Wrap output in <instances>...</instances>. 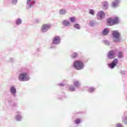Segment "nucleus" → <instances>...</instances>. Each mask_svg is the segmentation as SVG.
Listing matches in <instances>:
<instances>
[{
	"label": "nucleus",
	"instance_id": "f257e3e1",
	"mask_svg": "<svg viewBox=\"0 0 127 127\" xmlns=\"http://www.w3.org/2000/svg\"><path fill=\"white\" fill-rule=\"evenodd\" d=\"M73 66L75 70H81L85 68V64L84 62L81 60H75L73 64Z\"/></svg>",
	"mask_w": 127,
	"mask_h": 127
},
{
	"label": "nucleus",
	"instance_id": "f03ea898",
	"mask_svg": "<svg viewBox=\"0 0 127 127\" xmlns=\"http://www.w3.org/2000/svg\"><path fill=\"white\" fill-rule=\"evenodd\" d=\"M18 81L20 82H27L30 80V76L28 73L26 72H23L19 74L18 76Z\"/></svg>",
	"mask_w": 127,
	"mask_h": 127
},
{
	"label": "nucleus",
	"instance_id": "7ed1b4c3",
	"mask_svg": "<svg viewBox=\"0 0 127 127\" xmlns=\"http://www.w3.org/2000/svg\"><path fill=\"white\" fill-rule=\"evenodd\" d=\"M112 35L113 38V41L115 43H120L122 38L121 37V33L117 30H114L112 32Z\"/></svg>",
	"mask_w": 127,
	"mask_h": 127
},
{
	"label": "nucleus",
	"instance_id": "20e7f679",
	"mask_svg": "<svg viewBox=\"0 0 127 127\" xmlns=\"http://www.w3.org/2000/svg\"><path fill=\"white\" fill-rule=\"evenodd\" d=\"M36 3V0H27L26 2V9H30L32 8Z\"/></svg>",
	"mask_w": 127,
	"mask_h": 127
},
{
	"label": "nucleus",
	"instance_id": "39448f33",
	"mask_svg": "<svg viewBox=\"0 0 127 127\" xmlns=\"http://www.w3.org/2000/svg\"><path fill=\"white\" fill-rule=\"evenodd\" d=\"M51 28V25L49 24H45L42 25L41 28V31L42 33H46Z\"/></svg>",
	"mask_w": 127,
	"mask_h": 127
},
{
	"label": "nucleus",
	"instance_id": "423d86ee",
	"mask_svg": "<svg viewBox=\"0 0 127 127\" xmlns=\"http://www.w3.org/2000/svg\"><path fill=\"white\" fill-rule=\"evenodd\" d=\"M52 42L54 44L60 45L61 44V37L58 35L55 36L53 38Z\"/></svg>",
	"mask_w": 127,
	"mask_h": 127
},
{
	"label": "nucleus",
	"instance_id": "0eeeda50",
	"mask_svg": "<svg viewBox=\"0 0 127 127\" xmlns=\"http://www.w3.org/2000/svg\"><path fill=\"white\" fill-rule=\"evenodd\" d=\"M23 119V117H22L21 112L17 111L16 115L15 116V121H16V122H22Z\"/></svg>",
	"mask_w": 127,
	"mask_h": 127
},
{
	"label": "nucleus",
	"instance_id": "6e6552de",
	"mask_svg": "<svg viewBox=\"0 0 127 127\" xmlns=\"http://www.w3.org/2000/svg\"><path fill=\"white\" fill-rule=\"evenodd\" d=\"M118 63H119V60H118V59H115L111 63L108 64V67L110 68V69H114V68L118 65Z\"/></svg>",
	"mask_w": 127,
	"mask_h": 127
},
{
	"label": "nucleus",
	"instance_id": "1a4fd4ad",
	"mask_svg": "<svg viewBox=\"0 0 127 127\" xmlns=\"http://www.w3.org/2000/svg\"><path fill=\"white\" fill-rule=\"evenodd\" d=\"M107 57L110 60L115 59V57H116V52L114 50L110 51L107 55Z\"/></svg>",
	"mask_w": 127,
	"mask_h": 127
},
{
	"label": "nucleus",
	"instance_id": "9d476101",
	"mask_svg": "<svg viewBox=\"0 0 127 127\" xmlns=\"http://www.w3.org/2000/svg\"><path fill=\"white\" fill-rule=\"evenodd\" d=\"M10 93L11 94L13 98L16 97V88L15 86L11 85L10 87Z\"/></svg>",
	"mask_w": 127,
	"mask_h": 127
},
{
	"label": "nucleus",
	"instance_id": "9b49d317",
	"mask_svg": "<svg viewBox=\"0 0 127 127\" xmlns=\"http://www.w3.org/2000/svg\"><path fill=\"white\" fill-rule=\"evenodd\" d=\"M105 15H106L104 11H100L97 13V16L98 19H100V20H102V19H104V18H105Z\"/></svg>",
	"mask_w": 127,
	"mask_h": 127
},
{
	"label": "nucleus",
	"instance_id": "f8f14e48",
	"mask_svg": "<svg viewBox=\"0 0 127 127\" xmlns=\"http://www.w3.org/2000/svg\"><path fill=\"white\" fill-rule=\"evenodd\" d=\"M102 8L104 10H108L109 9V2L104 1L102 2Z\"/></svg>",
	"mask_w": 127,
	"mask_h": 127
},
{
	"label": "nucleus",
	"instance_id": "ddd939ff",
	"mask_svg": "<svg viewBox=\"0 0 127 127\" xmlns=\"http://www.w3.org/2000/svg\"><path fill=\"white\" fill-rule=\"evenodd\" d=\"M121 0H115L114 1L112 2L111 5L114 8H116L119 4L120 3Z\"/></svg>",
	"mask_w": 127,
	"mask_h": 127
},
{
	"label": "nucleus",
	"instance_id": "4468645a",
	"mask_svg": "<svg viewBox=\"0 0 127 127\" xmlns=\"http://www.w3.org/2000/svg\"><path fill=\"white\" fill-rule=\"evenodd\" d=\"M73 86L76 89H80L81 88V82L78 80L73 81Z\"/></svg>",
	"mask_w": 127,
	"mask_h": 127
},
{
	"label": "nucleus",
	"instance_id": "2eb2a0df",
	"mask_svg": "<svg viewBox=\"0 0 127 127\" xmlns=\"http://www.w3.org/2000/svg\"><path fill=\"white\" fill-rule=\"evenodd\" d=\"M107 24L108 26H114L113 23V18H108L106 20Z\"/></svg>",
	"mask_w": 127,
	"mask_h": 127
},
{
	"label": "nucleus",
	"instance_id": "dca6fc26",
	"mask_svg": "<svg viewBox=\"0 0 127 127\" xmlns=\"http://www.w3.org/2000/svg\"><path fill=\"white\" fill-rule=\"evenodd\" d=\"M113 25H116L117 24H119L120 23V19H119V17H115L114 19H112Z\"/></svg>",
	"mask_w": 127,
	"mask_h": 127
},
{
	"label": "nucleus",
	"instance_id": "f3484780",
	"mask_svg": "<svg viewBox=\"0 0 127 127\" xmlns=\"http://www.w3.org/2000/svg\"><path fill=\"white\" fill-rule=\"evenodd\" d=\"M109 33H110V30L107 28H104L102 32V35H104L105 36L108 35Z\"/></svg>",
	"mask_w": 127,
	"mask_h": 127
},
{
	"label": "nucleus",
	"instance_id": "a211bd4d",
	"mask_svg": "<svg viewBox=\"0 0 127 127\" xmlns=\"http://www.w3.org/2000/svg\"><path fill=\"white\" fill-rule=\"evenodd\" d=\"M67 96L65 94V93L63 92L61 95H58L57 99L59 100H63V98H67Z\"/></svg>",
	"mask_w": 127,
	"mask_h": 127
},
{
	"label": "nucleus",
	"instance_id": "6ab92c4d",
	"mask_svg": "<svg viewBox=\"0 0 127 127\" xmlns=\"http://www.w3.org/2000/svg\"><path fill=\"white\" fill-rule=\"evenodd\" d=\"M98 24V23L96 22V21H94L93 20H92L90 21L89 22V26H91V27H94V26H96Z\"/></svg>",
	"mask_w": 127,
	"mask_h": 127
},
{
	"label": "nucleus",
	"instance_id": "aec40b11",
	"mask_svg": "<svg viewBox=\"0 0 127 127\" xmlns=\"http://www.w3.org/2000/svg\"><path fill=\"white\" fill-rule=\"evenodd\" d=\"M15 23L16 25H20L22 23V20L20 18H17L15 21Z\"/></svg>",
	"mask_w": 127,
	"mask_h": 127
},
{
	"label": "nucleus",
	"instance_id": "412c9836",
	"mask_svg": "<svg viewBox=\"0 0 127 127\" xmlns=\"http://www.w3.org/2000/svg\"><path fill=\"white\" fill-rule=\"evenodd\" d=\"M62 24L64 26H69V25L70 24V23L67 20H64L63 21Z\"/></svg>",
	"mask_w": 127,
	"mask_h": 127
},
{
	"label": "nucleus",
	"instance_id": "4be33fe9",
	"mask_svg": "<svg viewBox=\"0 0 127 127\" xmlns=\"http://www.w3.org/2000/svg\"><path fill=\"white\" fill-rule=\"evenodd\" d=\"M78 56L79 55L78 54V53H73L71 54L70 58H71V59H76V58H77V57H78Z\"/></svg>",
	"mask_w": 127,
	"mask_h": 127
},
{
	"label": "nucleus",
	"instance_id": "5701e85b",
	"mask_svg": "<svg viewBox=\"0 0 127 127\" xmlns=\"http://www.w3.org/2000/svg\"><path fill=\"white\" fill-rule=\"evenodd\" d=\"M82 122L83 121L81 118H77L74 120V124H75V125H79V124H81Z\"/></svg>",
	"mask_w": 127,
	"mask_h": 127
},
{
	"label": "nucleus",
	"instance_id": "b1692460",
	"mask_svg": "<svg viewBox=\"0 0 127 127\" xmlns=\"http://www.w3.org/2000/svg\"><path fill=\"white\" fill-rule=\"evenodd\" d=\"M118 57L119 59H122V58H124V52L122 51H119L118 53Z\"/></svg>",
	"mask_w": 127,
	"mask_h": 127
},
{
	"label": "nucleus",
	"instance_id": "393cba45",
	"mask_svg": "<svg viewBox=\"0 0 127 127\" xmlns=\"http://www.w3.org/2000/svg\"><path fill=\"white\" fill-rule=\"evenodd\" d=\"M68 91H69L70 92H75L76 91V88L73 85H71L69 87Z\"/></svg>",
	"mask_w": 127,
	"mask_h": 127
},
{
	"label": "nucleus",
	"instance_id": "a878e982",
	"mask_svg": "<svg viewBox=\"0 0 127 127\" xmlns=\"http://www.w3.org/2000/svg\"><path fill=\"white\" fill-rule=\"evenodd\" d=\"M11 106V107H12L13 110H16L17 108H18V105L15 102L12 103V105Z\"/></svg>",
	"mask_w": 127,
	"mask_h": 127
},
{
	"label": "nucleus",
	"instance_id": "bb28decb",
	"mask_svg": "<svg viewBox=\"0 0 127 127\" xmlns=\"http://www.w3.org/2000/svg\"><path fill=\"white\" fill-rule=\"evenodd\" d=\"M66 10L64 9H61L60 11H59V13L60 14H61V15H64V14H66Z\"/></svg>",
	"mask_w": 127,
	"mask_h": 127
},
{
	"label": "nucleus",
	"instance_id": "cd10ccee",
	"mask_svg": "<svg viewBox=\"0 0 127 127\" xmlns=\"http://www.w3.org/2000/svg\"><path fill=\"white\" fill-rule=\"evenodd\" d=\"M95 90H96V88L93 87H90L88 88V92L90 93H94V92H95Z\"/></svg>",
	"mask_w": 127,
	"mask_h": 127
},
{
	"label": "nucleus",
	"instance_id": "c85d7f7f",
	"mask_svg": "<svg viewBox=\"0 0 127 127\" xmlns=\"http://www.w3.org/2000/svg\"><path fill=\"white\" fill-rule=\"evenodd\" d=\"M103 42L105 44V45H107L108 46H110V45H111V42L108 40H104Z\"/></svg>",
	"mask_w": 127,
	"mask_h": 127
},
{
	"label": "nucleus",
	"instance_id": "c756f323",
	"mask_svg": "<svg viewBox=\"0 0 127 127\" xmlns=\"http://www.w3.org/2000/svg\"><path fill=\"white\" fill-rule=\"evenodd\" d=\"M69 20L72 23H75L76 22V18L75 17H70Z\"/></svg>",
	"mask_w": 127,
	"mask_h": 127
},
{
	"label": "nucleus",
	"instance_id": "7c9ffc66",
	"mask_svg": "<svg viewBox=\"0 0 127 127\" xmlns=\"http://www.w3.org/2000/svg\"><path fill=\"white\" fill-rule=\"evenodd\" d=\"M56 45H57L54 44L53 42H52L51 44L50 45V49H55V48H56Z\"/></svg>",
	"mask_w": 127,
	"mask_h": 127
},
{
	"label": "nucleus",
	"instance_id": "2f4dec72",
	"mask_svg": "<svg viewBox=\"0 0 127 127\" xmlns=\"http://www.w3.org/2000/svg\"><path fill=\"white\" fill-rule=\"evenodd\" d=\"M73 27H74V28H75L76 29H78V30L81 29V27H80V25H79V24H78V23H75L73 25Z\"/></svg>",
	"mask_w": 127,
	"mask_h": 127
},
{
	"label": "nucleus",
	"instance_id": "473e14b6",
	"mask_svg": "<svg viewBox=\"0 0 127 127\" xmlns=\"http://www.w3.org/2000/svg\"><path fill=\"white\" fill-rule=\"evenodd\" d=\"M5 103H7L8 105H10V106H11V105L13 104L12 100H11V99H9V100L5 99Z\"/></svg>",
	"mask_w": 127,
	"mask_h": 127
},
{
	"label": "nucleus",
	"instance_id": "72a5a7b5",
	"mask_svg": "<svg viewBox=\"0 0 127 127\" xmlns=\"http://www.w3.org/2000/svg\"><path fill=\"white\" fill-rule=\"evenodd\" d=\"M89 14H91V15H95V11L93 9H89Z\"/></svg>",
	"mask_w": 127,
	"mask_h": 127
},
{
	"label": "nucleus",
	"instance_id": "f704fd0d",
	"mask_svg": "<svg viewBox=\"0 0 127 127\" xmlns=\"http://www.w3.org/2000/svg\"><path fill=\"white\" fill-rule=\"evenodd\" d=\"M11 2L13 5H16V3H17V0H11Z\"/></svg>",
	"mask_w": 127,
	"mask_h": 127
},
{
	"label": "nucleus",
	"instance_id": "c9c22d12",
	"mask_svg": "<svg viewBox=\"0 0 127 127\" xmlns=\"http://www.w3.org/2000/svg\"><path fill=\"white\" fill-rule=\"evenodd\" d=\"M58 86H59L60 87H64L65 86V83H61L58 84Z\"/></svg>",
	"mask_w": 127,
	"mask_h": 127
},
{
	"label": "nucleus",
	"instance_id": "e433bc0d",
	"mask_svg": "<svg viewBox=\"0 0 127 127\" xmlns=\"http://www.w3.org/2000/svg\"><path fill=\"white\" fill-rule=\"evenodd\" d=\"M120 73L121 75H126V74H127V71L125 70H121Z\"/></svg>",
	"mask_w": 127,
	"mask_h": 127
},
{
	"label": "nucleus",
	"instance_id": "4c0bfd02",
	"mask_svg": "<svg viewBox=\"0 0 127 127\" xmlns=\"http://www.w3.org/2000/svg\"><path fill=\"white\" fill-rule=\"evenodd\" d=\"M117 127H124V125L121 124H118L117 125Z\"/></svg>",
	"mask_w": 127,
	"mask_h": 127
},
{
	"label": "nucleus",
	"instance_id": "58836bf2",
	"mask_svg": "<svg viewBox=\"0 0 127 127\" xmlns=\"http://www.w3.org/2000/svg\"><path fill=\"white\" fill-rule=\"evenodd\" d=\"M35 22H36V23H40V20H39L38 19H37L35 20Z\"/></svg>",
	"mask_w": 127,
	"mask_h": 127
},
{
	"label": "nucleus",
	"instance_id": "ea45409f",
	"mask_svg": "<svg viewBox=\"0 0 127 127\" xmlns=\"http://www.w3.org/2000/svg\"><path fill=\"white\" fill-rule=\"evenodd\" d=\"M125 121H126V120H125V118H124V119L123 118V119H122V122H123V123H124V124L125 125H127V122H125Z\"/></svg>",
	"mask_w": 127,
	"mask_h": 127
},
{
	"label": "nucleus",
	"instance_id": "a19ab883",
	"mask_svg": "<svg viewBox=\"0 0 127 127\" xmlns=\"http://www.w3.org/2000/svg\"><path fill=\"white\" fill-rule=\"evenodd\" d=\"M37 52H40V48L37 49Z\"/></svg>",
	"mask_w": 127,
	"mask_h": 127
},
{
	"label": "nucleus",
	"instance_id": "79ce46f5",
	"mask_svg": "<svg viewBox=\"0 0 127 127\" xmlns=\"http://www.w3.org/2000/svg\"><path fill=\"white\" fill-rule=\"evenodd\" d=\"M125 121H127V117H125Z\"/></svg>",
	"mask_w": 127,
	"mask_h": 127
},
{
	"label": "nucleus",
	"instance_id": "37998d69",
	"mask_svg": "<svg viewBox=\"0 0 127 127\" xmlns=\"http://www.w3.org/2000/svg\"><path fill=\"white\" fill-rule=\"evenodd\" d=\"M11 62H12L13 61V59L12 58H10Z\"/></svg>",
	"mask_w": 127,
	"mask_h": 127
},
{
	"label": "nucleus",
	"instance_id": "c03bdc74",
	"mask_svg": "<svg viewBox=\"0 0 127 127\" xmlns=\"http://www.w3.org/2000/svg\"><path fill=\"white\" fill-rule=\"evenodd\" d=\"M38 56V55H37V54H35V56Z\"/></svg>",
	"mask_w": 127,
	"mask_h": 127
},
{
	"label": "nucleus",
	"instance_id": "a18cd8bd",
	"mask_svg": "<svg viewBox=\"0 0 127 127\" xmlns=\"http://www.w3.org/2000/svg\"><path fill=\"white\" fill-rule=\"evenodd\" d=\"M85 62V63H87V62H88V60H87L86 62Z\"/></svg>",
	"mask_w": 127,
	"mask_h": 127
}]
</instances>
